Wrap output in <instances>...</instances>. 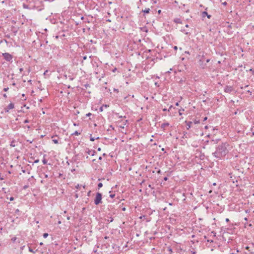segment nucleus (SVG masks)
Instances as JSON below:
<instances>
[{
  "mask_svg": "<svg viewBox=\"0 0 254 254\" xmlns=\"http://www.w3.org/2000/svg\"><path fill=\"white\" fill-rule=\"evenodd\" d=\"M228 147L229 144L226 142L218 145L216 148L215 151L213 153V155L216 158L221 159L228 153Z\"/></svg>",
  "mask_w": 254,
  "mask_h": 254,
  "instance_id": "f257e3e1",
  "label": "nucleus"
},
{
  "mask_svg": "<svg viewBox=\"0 0 254 254\" xmlns=\"http://www.w3.org/2000/svg\"><path fill=\"white\" fill-rule=\"evenodd\" d=\"M102 194L100 192H97L96 193L95 198L94 199V203L96 205H98L100 203H102Z\"/></svg>",
  "mask_w": 254,
  "mask_h": 254,
  "instance_id": "f03ea898",
  "label": "nucleus"
},
{
  "mask_svg": "<svg viewBox=\"0 0 254 254\" xmlns=\"http://www.w3.org/2000/svg\"><path fill=\"white\" fill-rule=\"evenodd\" d=\"M2 56L4 58V59L6 61L10 62L12 59V56L9 53H3V54H2Z\"/></svg>",
  "mask_w": 254,
  "mask_h": 254,
  "instance_id": "7ed1b4c3",
  "label": "nucleus"
},
{
  "mask_svg": "<svg viewBox=\"0 0 254 254\" xmlns=\"http://www.w3.org/2000/svg\"><path fill=\"white\" fill-rule=\"evenodd\" d=\"M14 108V104L12 103H10L9 105L4 109V111L6 113H8L10 109H12Z\"/></svg>",
  "mask_w": 254,
  "mask_h": 254,
  "instance_id": "20e7f679",
  "label": "nucleus"
},
{
  "mask_svg": "<svg viewBox=\"0 0 254 254\" xmlns=\"http://www.w3.org/2000/svg\"><path fill=\"white\" fill-rule=\"evenodd\" d=\"M234 91V88L232 86H226L224 88V91L227 93H230Z\"/></svg>",
  "mask_w": 254,
  "mask_h": 254,
  "instance_id": "39448f33",
  "label": "nucleus"
},
{
  "mask_svg": "<svg viewBox=\"0 0 254 254\" xmlns=\"http://www.w3.org/2000/svg\"><path fill=\"white\" fill-rule=\"evenodd\" d=\"M202 17H204L205 16H207L208 18H210L211 17L210 15H208L207 12L206 11H203L202 13Z\"/></svg>",
  "mask_w": 254,
  "mask_h": 254,
  "instance_id": "423d86ee",
  "label": "nucleus"
},
{
  "mask_svg": "<svg viewBox=\"0 0 254 254\" xmlns=\"http://www.w3.org/2000/svg\"><path fill=\"white\" fill-rule=\"evenodd\" d=\"M24 248H25V249H28V250H29V251L30 252L33 253V252L32 250V249H31L29 247H28V246H23L22 247H21V249H24Z\"/></svg>",
  "mask_w": 254,
  "mask_h": 254,
  "instance_id": "0eeeda50",
  "label": "nucleus"
},
{
  "mask_svg": "<svg viewBox=\"0 0 254 254\" xmlns=\"http://www.w3.org/2000/svg\"><path fill=\"white\" fill-rule=\"evenodd\" d=\"M150 11V8H146L145 9H143L142 10V12H144L145 13H149Z\"/></svg>",
  "mask_w": 254,
  "mask_h": 254,
  "instance_id": "6e6552de",
  "label": "nucleus"
},
{
  "mask_svg": "<svg viewBox=\"0 0 254 254\" xmlns=\"http://www.w3.org/2000/svg\"><path fill=\"white\" fill-rule=\"evenodd\" d=\"M174 21L176 23H182V21L180 18H175L174 19Z\"/></svg>",
  "mask_w": 254,
  "mask_h": 254,
  "instance_id": "1a4fd4ad",
  "label": "nucleus"
},
{
  "mask_svg": "<svg viewBox=\"0 0 254 254\" xmlns=\"http://www.w3.org/2000/svg\"><path fill=\"white\" fill-rule=\"evenodd\" d=\"M192 123V122H188L187 123V128L188 129H189L190 128Z\"/></svg>",
  "mask_w": 254,
  "mask_h": 254,
  "instance_id": "9d476101",
  "label": "nucleus"
},
{
  "mask_svg": "<svg viewBox=\"0 0 254 254\" xmlns=\"http://www.w3.org/2000/svg\"><path fill=\"white\" fill-rule=\"evenodd\" d=\"M169 125V124L168 123H163L161 125V128H164L168 126Z\"/></svg>",
  "mask_w": 254,
  "mask_h": 254,
  "instance_id": "9b49d317",
  "label": "nucleus"
},
{
  "mask_svg": "<svg viewBox=\"0 0 254 254\" xmlns=\"http://www.w3.org/2000/svg\"><path fill=\"white\" fill-rule=\"evenodd\" d=\"M87 153L89 154V155H94V151L93 150H88V151H87Z\"/></svg>",
  "mask_w": 254,
  "mask_h": 254,
  "instance_id": "f8f14e48",
  "label": "nucleus"
},
{
  "mask_svg": "<svg viewBox=\"0 0 254 254\" xmlns=\"http://www.w3.org/2000/svg\"><path fill=\"white\" fill-rule=\"evenodd\" d=\"M99 139V137H97L96 138H95V137H92L91 135L90 136V141H94L95 139Z\"/></svg>",
  "mask_w": 254,
  "mask_h": 254,
  "instance_id": "ddd939ff",
  "label": "nucleus"
},
{
  "mask_svg": "<svg viewBox=\"0 0 254 254\" xmlns=\"http://www.w3.org/2000/svg\"><path fill=\"white\" fill-rule=\"evenodd\" d=\"M79 134H80V132H79L77 131H75L74 132H73L72 133V135H78Z\"/></svg>",
  "mask_w": 254,
  "mask_h": 254,
  "instance_id": "4468645a",
  "label": "nucleus"
},
{
  "mask_svg": "<svg viewBox=\"0 0 254 254\" xmlns=\"http://www.w3.org/2000/svg\"><path fill=\"white\" fill-rule=\"evenodd\" d=\"M17 238L16 237H13L11 239V241L13 243H15L16 242V240H17Z\"/></svg>",
  "mask_w": 254,
  "mask_h": 254,
  "instance_id": "2eb2a0df",
  "label": "nucleus"
},
{
  "mask_svg": "<svg viewBox=\"0 0 254 254\" xmlns=\"http://www.w3.org/2000/svg\"><path fill=\"white\" fill-rule=\"evenodd\" d=\"M53 141L54 142V143L55 144H58L59 143V141H58V139H53Z\"/></svg>",
  "mask_w": 254,
  "mask_h": 254,
  "instance_id": "dca6fc26",
  "label": "nucleus"
},
{
  "mask_svg": "<svg viewBox=\"0 0 254 254\" xmlns=\"http://www.w3.org/2000/svg\"><path fill=\"white\" fill-rule=\"evenodd\" d=\"M102 186H103V184L101 183H99L98 185V189L102 188Z\"/></svg>",
  "mask_w": 254,
  "mask_h": 254,
  "instance_id": "f3484780",
  "label": "nucleus"
},
{
  "mask_svg": "<svg viewBox=\"0 0 254 254\" xmlns=\"http://www.w3.org/2000/svg\"><path fill=\"white\" fill-rule=\"evenodd\" d=\"M48 236V233H44L43 234V237L44 238H46Z\"/></svg>",
  "mask_w": 254,
  "mask_h": 254,
  "instance_id": "a211bd4d",
  "label": "nucleus"
},
{
  "mask_svg": "<svg viewBox=\"0 0 254 254\" xmlns=\"http://www.w3.org/2000/svg\"><path fill=\"white\" fill-rule=\"evenodd\" d=\"M42 174L43 175L44 177L45 178H48V175L47 174H46L45 173H43Z\"/></svg>",
  "mask_w": 254,
  "mask_h": 254,
  "instance_id": "6ab92c4d",
  "label": "nucleus"
},
{
  "mask_svg": "<svg viewBox=\"0 0 254 254\" xmlns=\"http://www.w3.org/2000/svg\"><path fill=\"white\" fill-rule=\"evenodd\" d=\"M42 162H43L44 164H46L47 163V160L45 159H43L42 160Z\"/></svg>",
  "mask_w": 254,
  "mask_h": 254,
  "instance_id": "aec40b11",
  "label": "nucleus"
},
{
  "mask_svg": "<svg viewBox=\"0 0 254 254\" xmlns=\"http://www.w3.org/2000/svg\"><path fill=\"white\" fill-rule=\"evenodd\" d=\"M115 196V194H110V196L111 197V198H114Z\"/></svg>",
  "mask_w": 254,
  "mask_h": 254,
  "instance_id": "412c9836",
  "label": "nucleus"
},
{
  "mask_svg": "<svg viewBox=\"0 0 254 254\" xmlns=\"http://www.w3.org/2000/svg\"><path fill=\"white\" fill-rule=\"evenodd\" d=\"M8 89H9L8 87L4 88L3 89V91L5 92H6L7 91H8Z\"/></svg>",
  "mask_w": 254,
  "mask_h": 254,
  "instance_id": "4be33fe9",
  "label": "nucleus"
},
{
  "mask_svg": "<svg viewBox=\"0 0 254 254\" xmlns=\"http://www.w3.org/2000/svg\"><path fill=\"white\" fill-rule=\"evenodd\" d=\"M91 115H92V114H91V113H89L87 114L86 115V116H87V117H89V116H90Z\"/></svg>",
  "mask_w": 254,
  "mask_h": 254,
  "instance_id": "5701e85b",
  "label": "nucleus"
},
{
  "mask_svg": "<svg viewBox=\"0 0 254 254\" xmlns=\"http://www.w3.org/2000/svg\"><path fill=\"white\" fill-rule=\"evenodd\" d=\"M194 124H198V123H199V121H196V120H195V121H194Z\"/></svg>",
  "mask_w": 254,
  "mask_h": 254,
  "instance_id": "b1692460",
  "label": "nucleus"
},
{
  "mask_svg": "<svg viewBox=\"0 0 254 254\" xmlns=\"http://www.w3.org/2000/svg\"><path fill=\"white\" fill-rule=\"evenodd\" d=\"M39 160L38 159H37V160L34 161V163H37L39 162Z\"/></svg>",
  "mask_w": 254,
  "mask_h": 254,
  "instance_id": "393cba45",
  "label": "nucleus"
},
{
  "mask_svg": "<svg viewBox=\"0 0 254 254\" xmlns=\"http://www.w3.org/2000/svg\"><path fill=\"white\" fill-rule=\"evenodd\" d=\"M29 123V121L28 120H25L24 121V123L26 124V123Z\"/></svg>",
  "mask_w": 254,
  "mask_h": 254,
  "instance_id": "a878e982",
  "label": "nucleus"
},
{
  "mask_svg": "<svg viewBox=\"0 0 254 254\" xmlns=\"http://www.w3.org/2000/svg\"><path fill=\"white\" fill-rule=\"evenodd\" d=\"M222 3L224 5H226L227 4V2L226 1H224V2L222 1Z\"/></svg>",
  "mask_w": 254,
  "mask_h": 254,
  "instance_id": "bb28decb",
  "label": "nucleus"
},
{
  "mask_svg": "<svg viewBox=\"0 0 254 254\" xmlns=\"http://www.w3.org/2000/svg\"><path fill=\"white\" fill-rule=\"evenodd\" d=\"M174 49L175 50H177L178 49V47H177V46H174Z\"/></svg>",
  "mask_w": 254,
  "mask_h": 254,
  "instance_id": "cd10ccee",
  "label": "nucleus"
},
{
  "mask_svg": "<svg viewBox=\"0 0 254 254\" xmlns=\"http://www.w3.org/2000/svg\"><path fill=\"white\" fill-rule=\"evenodd\" d=\"M127 120H126V121L124 122V124H123V125H126V123H127Z\"/></svg>",
  "mask_w": 254,
  "mask_h": 254,
  "instance_id": "c85d7f7f",
  "label": "nucleus"
},
{
  "mask_svg": "<svg viewBox=\"0 0 254 254\" xmlns=\"http://www.w3.org/2000/svg\"><path fill=\"white\" fill-rule=\"evenodd\" d=\"M13 199H14V198H13V197H11L10 198V201H12V200H13Z\"/></svg>",
  "mask_w": 254,
  "mask_h": 254,
  "instance_id": "c756f323",
  "label": "nucleus"
},
{
  "mask_svg": "<svg viewBox=\"0 0 254 254\" xmlns=\"http://www.w3.org/2000/svg\"><path fill=\"white\" fill-rule=\"evenodd\" d=\"M157 173H158V174H161V172L160 170H159L157 171Z\"/></svg>",
  "mask_w": 254,
  "mask_h": 254,
  "instance_id": "7c9ffc66",
  "label": "nucleus"
},
{
  "mask_svg": "<svg viewBox=\"0 0 254 254\" xmlns=\"http://www.w3.org/2000/svg\"><path fill=\"white\" fill-rule=\"evenodd\" d=\"M226 221L227 222H229V219L228 218H226Z\"/></svg>",
  "mask_w": 254,
  "mask_h": 254,
  "instance_id": "2f4dec72",
  "label": "nucleus"
},
{
  "mask_svg": "<svg viewBox=\"0 0 254 254\" xmlns=\"http://www.w3.org/2000/svg\"><path fill=\"white\" fill-rule=\"evenodd\" d=\"M3 97H4V98H6V97H7V96H6V94H3Z\"/></svg>",
  "mask_w": 254,
  "mask_h": 254,
  "instance_id": "473e14b6",
  "label": "nucleus"
},
{
  "mask_svg": "<svg viewBox=\"0 0 254 254\" xmlns=\"http://www.w3.org/2000/svg\"><path fill=\"white\" fill-rule=\"evenodd\" d=\"M207 119V117H205V118H204L203 121H206Z\"/></svg>",
  "mask_w": 254,
  "mask_h": 254,
  "instance_id": "72a5a7b5",
  "label": "nucleus"
},
{
  "mask_svg": "<svg viewBox=\"0 0 254 254\" xmlns=\"http://www.w3.org/2000/svg\"><path fill=\"white\" fill-rule=\"evenodd\" d=\"M122 210H123V211H125V210H126V208H125V207H123V208H122Z\"/></svg>",
  "mask_w": 254,
  "mask_h": 254,
  "instance_id": "f704fd0d",
  "label": "nucleus"
},
{
  "mask_svg": "<svg viewBox=\"0 0 254 254\" xmlns=\"http://www.w3.org/2000/svg\"><path fill=\"white\" fill-rule=\"evenodd\" d=\"M161 10H159L158 11V13L159 14H160V13H161Z\"/></svg>",
  "mask_w": 254,
  "mask_h": 254,
  "instance_id": "c9c22d12",
  "label": "nucleus"
},
{
  "mask_svg": "<svg viewBox=\"0 0 254 254\" xmlns=\"http://www.w3.org/2000/svg\"><path fill=\"white\" fill-rule=\"evenodd\" d=\"M87 59L86 56L83 57V60H85Z\"/></svg>",
  "mask_w": 254,
  "mask_h": 254,
  "instance_id": "e433bc0d",
  "label": "nucleus"
},
{
  "mask_svg": "<svg viewBox=\"0 0 254 254\" xmlns=\"http://www.w3.org/2000/svg\"><path fill=\"white\" fill-rule=\"evenodd\" d=\"M167 179H167V177H165V178H164V180L165 181H167Z\"/></svg>",
  "mask_w": 254,
  "mask_h": 254,
  "instance_id": "4c0bfd02",
  "label": "nucleus"
},
{
  "mask_svg": "<svg viewBox=\"0 0 254 254\" xmlns=\"http://www.w3.org/2000/svg\"><path fill=\"white\" fill-rule=\"evenodd\" d=\"M209 61H210V60H209V59H207V60H206V62H207V63H208V62H209Z\"/></svg>",
  "mask_w": 254,
  "mask_h": 254,
  "instance_id": "58836bf2",
  "label": "nucleus"
},
{
  "mask_svg": "<svg viewBox=\"0 0 254 254\" xmlns=\"http://www.w3.org/2000/svg\"><path fill=\"white\" fill-rule=\"evenodd\" d=\"M98 151H101V148H98Z\"/></svg>",
  "mask_w": 254,
  "mask_h": 254,
  "instance_id": "ea45409f",
  "label": "nucleus"
},
{
  "mask_svg": "<svg viewBox=\"0 0 254 254\" xmlns=\"http://www.w3.org/2000/svg\"><path fill=\"white\" fill-rule=\"evenodd\" d=\"M90 192H91V191H89V192H88V196H89V194H90Z\"/></svg>",
  "mask_w": 254,
  "mask_h": 254,
  "instance_id": "a19ab883",
  "label": "nucleus"
},
{
  "mask_svg": "<svg viewBox=\"0 0 254 254\" xmlns=\"http://www.w3.org/2000/svg\"><path fill=\"white\" fill-rule=\"evenodd\" d=\"M109 237L107 236L105 237V239H107Z\"/></svg>",
  "mask_w": 254,
  "mask_h": 254,
  "instance_id": "79ce46f5",
  "label": "nucleus"
},
{
  "mask_svg": "<svg viewBox=\"0 0 254 254\" xmlns=\"http://www.w3.org/2000/svg\"><path fill=\"white\" fill-rule=\"evenodd\" d=\"M100 111H102L103 109H102V107H101L100 109Z\"/></svg>",
  "mask_w": 254,
  "mask_h": 254,
  "instance_id": "37998d69",
  "label": "nucleus"
},
{
  "mask_svg": "<svg viewBox=\"0 0 254 254\" xmlns=\"http://www.w3.org/2000/svg\"><path fill=\"white\" fill-rule=\"evenodd\" d=\"M185 26H186V27H189V25H188V24H186Z\"/></svg>",
  "mask_w": 254,
  "mask_h": 254,
  "instance_id": "c03bdc74",
  "label": "nucleus"
},
{
  "mask_svg": "<svg viewBox=\"0 0 254 254\" xmlns=\"http://www.w3.org/2000/svg\"><path fill=\"white\" fill-rule=\"evenodd\" d=\"M27 127L28 128H30V126H27Z\"/></svg>",
  "mask_w": 254,
  "mask_h": 254,
  "instance_id": "a18cd8bd",
  "label": "nucleus"
},
{
  "mask_svg": "<svg viewBox=\"0 0 254 254\" xmlns=\"http://www.w3.org/2000/svg\"><path fill=\"white\" fill-rule=\"evenodd\" d=\"M99 160H101V159H102V157H101V156H100V157L99 158Z\"/></svg>",
  "mask_w": 254,
  "mask_h": 254,
  "instance_id": "49530a36",
  "label": "nucleus"
},
{
  "mask_svg": "<svg viewBox=\"0 0 254 254\" xmlns=\"http://www.w3.org/2000/svg\"><path fill=\"white\" fill-rule=\"evenodd\" d=\"M245 220L247 221V220H248L247 218H246H246H245Z\"/></svg>",
  "mask_w": 254,
  "mask_h": 254,
  "instance_id": "de8ad7c7",
  "label": "nucleus"
},
{
  "mask_svg": "<svg viewBox=\"0 0 254 254\" xmlns=\"http://www.w3.org/2000/svg\"><path fill=\"white\" fill-rule=\"evenodd\" d=\"M248 92L250 93V94H251V92L250 90H248Z\"/></svg>",
  "mask_w": 254,
  "mask_h": 254,
  "instance_id": "09e8293b",
  "label": "nucleus"
},
{
  "mask_svg": "<svg viewBox=\"0 0 254 254\" xmlns=\"http://www.w3.org/2000/svg\"><path fill=\"white\" fill-rule=\"evenodd\" d=\"M22 97H24L25 96V94H22Z\"/></svg>",
  "mask_w": 254,
  "mask_h": 254,
  "instance_id": "8fccbe9b",
  "label": "nucleus"
},
{
  "mask_svg": "<svg viewBox=\"0 0 254 254\" xmlns=\"http://www.w3.org/2000/svg\"><path fill=\"white\" fill-rule=\"evenodd\" d=\"M39 102H42V99H40L39 100Z\"/></svg>",
  "mask_w": 254,
  "mask_h": 254,
  "instance_id": "3c124183",
  "label": "nucleus"
},
{
  "mask_svg": "<svg viewBox=\"0 0 254 254\" xmlns=\"http://www.w3.org/2000/svg\"><path fill=\"white\" fill-rule=\"evenodd\" d=\"M73 125H74V126H77L76 124H75V123H74V124H73Z\"/></svg>",
  "mask_w": 254,
  "mask_h": 254,
  "instance_id": "603ef678",
  "label": "nucleus"
},
{
  "mask_svg": "<svg viewBox=\"0 0 254 254\" xmlns=\"http://www.w3.org/2000/svg\"><path fill=\"white\" fill-rule=\"evenodd\" d=\"M58 223H59V224H61V222L60 221H59L58 222Z\"/></svg>",
  "mask_w": 254,
  "mask_h": 254,
  "instance_id": "864d4df0",
  "label": "nucleus"
},
{
  "mask_svg": "<svg viewBox=\"0 0 254 254\" xmlns=\"http://www.w3.org/2000/svg\"><path fill=\"white\" fill-rule=\"evenodd\" d=\"M166 110H166V109H163V111H166Z\"/></svg>",
  "mask_w": 254,
  "mask_h": 254,
  "instance_id": "5fc2aeb1",
  "label": "nucleus"
},
{
  "mask_svg": "<svg viewBox=\"0 0 254 254\" xmlns=\"http://www.w3.org/2000/svg\"><path fill=\"white\" fill-rule=\"evenodd\" d=\"M121 127L124 128V127L123 126H121Z\"/></svg>",
  "mask_w": 254,
  "mask_h": 254,
  "instance_id": "6e6d98bb",
  "label": "nucleus"
},
{
  "mask_svg": "<svg viewBox=\"0 0 254 254\" xmlns=\"http://www.w3.org/2000/svg\"><path fill=\"white\" fill-rule=\"evenodd\" d=\"M121 127L124 128V127L123 126H121Z\"/></svg>",
  "mask_w": 254,
  "mask_h": 254,
  "instance_id": "4d7b16f0",
  "label": "nucleus"
},
{
  "mask_svg": "<svg viewBox=\"0 0 254 254\" xmlns=\"http://www.w3.org/2000/svg\"><path fill=\"white\" fill-rule=\"evenodd\" d=\"M162 151H164V148H162Z\"/></svg>",
  "mask_w": 254,
  "mask_h": 254,
  "instance_id": "13d9d810",
  "label": "nucleus"
},
{
  "mask_svg": "<svg viewBox=\"0 0 254 254\" xmlns=\"http://www.w3.org/2000/svg\"><path fill=\"white\" fill-rule=\"evenodd\" d=\"M119 118H122V116H120Z\"/></svg>",
  "mask_w": 254,
  "mask_h": 254,
  "instance_id": "bf43d9fd",
  "label": "nucleus"
},
{
  "mask_svg": "<svg viewBox=\"0 0 254 254\" xmlns=\"http://www.w3.org/2000/svg\"><path fill=\"white\" fill-rule=\"evenodd\" d=\"M221 2H222L223 1H224V0H220Z\"/></svg>",
  "mask_w": 254,
  "mask_h": 254,
  "instance_id": "052dcab7",
  "label": "nucleus"
}]
</instances>
